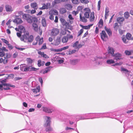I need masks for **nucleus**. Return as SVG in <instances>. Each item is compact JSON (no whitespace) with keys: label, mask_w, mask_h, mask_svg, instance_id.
<instances>
[{"label":"nucleus","mask_w":133,"mask_h":133,"mask_svg":"<svg viewBox=\"0 0 133 133\" xmlns=\"http://www.w3.org/2000/svg\"><path fill=\"white\" fill-rule=\"evenodd\" d=\"M43 42V38H41L40 39H39V43H38L39 45H40Z\"/></svg>","instance_id":"nucleus-57"},{"label":"nucleus","mask_w":133,"mask_h":133,"mask_svg":"<svg viewBox=\"0 0 133 133\" xmlns=\"http://www.w3.org/2000/svg\"><path fill=\"white\" fill-rule=\"evenodd\" d=\"M124 17L126 19H128L129 17V12H125L124 14Z\"/></svg>","instance_id":"nucleus-38"},{"label":"nucleus","mask_w":133,"mask_h":133,"mask_svg":"<svg viewBox=\"0 0 133 133\" xmlns=\"http://www.w3.org/2000/svg\"><path fill=\"white\" fill-rule=\"evenodd\" d=\"M83 29H81L78 32V36H80L83 32Z\"/></svg>","instance_id":"nucleus-53"},{"label":"nucleus","mask_w":133,"mask_h":133,"mask_svg":"<svg viewBox=\"0 0 133 133\" xmlns=\"http://www.w3.org/2000/svg\"><path fill=\"white\" fill-rule=\"evenodd\" d=\"M43 110L44 112L48 113H51L53 111L52 109L46 107H43Z\"/></svg>","instance_id":"nucleus-13"},{"label":"nucleus","mask_w":133,"mask_h":133,"mask_svg":"<svg viewBox=\"0 0 133 133\" xmlns=\"http://www.w3.org/2000/svg\"><path fill=\"white\" fill-rule=\"evenodd\" d=\"M103 21L102 19H101L98 22V26L100 28H101L103 26Z\"/></svg>","instance_id":"nucleus-31"},{"label":"nucleus","mask_w":133,"mask_h":133,"mask_svg":"<svg viewBox=\"0 0 133 133\" xmlns=\"http://www.w3.org/2000/svg\"><path fill=\"white\" fill-rule=\"evenodd\" d=\"M60 38L59 37H58L54 43V45H58L60 44Z\"/></svg>","instance_id":"nucleus-21"},{"label":"nucleus","mask_w":133,"mask_h":133,"mask_svg":"<svg viewBox=\"0 0 133 133\" xmlns=\"http://www.w3.org/2000/svg\"><path fill=\"white\" fill-rule=\"evenodd\" d=\"M22 18L29 23H31L32 22L33 17L29 14H24L23 15Z\"/></svg>","instance_id":"nucleus-1"},{"label":"nucleus","mask_w":133,"mask_h":133,"mask_svg":"<svg viewBox=\"0 0 133 133\" xmlns=\"http://www.w3.org/2000/svg\"><path fill=\"white\" fill-rule=\"evenodd\" d=\"M29 33L28 31H25L24 32V34L20 37V39L22 41H24V39H27L29 36Z\"/></svg>","instance_id":"nucleus-6"},{"label":"nucleus","mask_w":133,"mask_h":133,"mask_svg":"<svg viewBox=\"0 0 133 133\" xmlns=\"http://www.w3.org/2000/svg\"><path fill=\"white\" fill-rule=\"evenodd\" d=\"M65 8L68 10H70L71 9L72 6L70 4H67L65 5Z\"/></svg>","instance_id":"nucleus-29"},{"label":"nucleus","mask_w":133,"mask_h":133,"mask_svg":"<svg viewBox=\"0 0 133 133\" xmlns=\"http://www.w3.org/2000/svg\"><path fill=\"white\" fill-rule=\"evenodd\" d=\"M109 9L108 7H106L105 9V14L106 15H109Z\"/></svg>","instance_id":"nucleus-51"},{"label":"nucleus","mask_w":133,"mask_h":133,"mask_svg":"<svg viewBox=\"0 0 133 133\" xmlns=\"http://www.w3.org/2000/svg\"><path fill=\"white\" fill-rule=\"evenodd\" d=\"M76 51L75 50H73L71 51H70L69 52V55H71L72 54L75 53Z\"/></svg>","instance_id":"nucleus-52"},{"label":"nucleus","mask_w":133,"mask_h":133,"mask_svg":"<svg viewBox=\"0 0 133 133\" xmlns=\"http://www.w3.org/2000/svg\"><path fill=\"white\" fill-rule=\"evenodd\" d=\"M39 81L40 82L41 85H42L43 84V81L42 78L41 77H40L39 79Z\"/></svg>","instance_id":"nucleus-62"},{"label":"nucleus","mask_w":133,"mask_h":133,"mask_svg":"<svg viewBox=\"0 0 133 133\" xmlns=\"http://www.w3.org/2000/svg\"><path fill=\"white\" fill-rule=\"evenodd\" d=\"M18 28L20 30H22L23 31L25 30V29L24 27L22 25L19 26H18Z\"/></svg>","instance_id":"nucleus-50"},{"label":"nucleus","mask_w":133,"mask_h":133,"mask_svg":"<svg viewBox=\"0 0 133 133\" xmlns=\"http://www.w3.org/2000/svg\"><path fill=\"white\" fill-rule=\"evenodd\" d=\"M6 81V79H4L2 80L1 81V83L3 85L4 87H14L15 86L14 85H11L10 84L5 83Z\"/></svg>","instance_id":"nucleus-10"},{"label":"nucleus","mask_w":133,"mask_h":133,"mask_svg":"<svg viewBox=\"0 0 133 133\" xmlns=\"http://www.w3.org/2000/svg\"><path fill=\"white\" fill-rule=\"evenodd\" d=\"M48 127H46V128L45 130L46 131H49L52 130V129L48 126Z\"/></svg>","instance_id":"nucleus-47"},{"label":"nucleus","mask_w":133,"mask_h":133,"mask_svg":"<svg viewBox=\"0 0 133 133\" xmlns=\"http://www.w3.org/2000/svg\"><path fill=\"white\" fill-rule=\"evenodd\" d=\"M122 40L123 41V42H124L125 43H127V42L126 41V39L125 38V37H124V36L123 37L122 36Z\"/></svg>","instance_id":"nucleus-54"},{"label":"nucleus","mask_w":133,"mask_h":133,"mask_svg":"<svg viewBox=\"0 0 133 133\" xmlns=\"http://www.w3.org/2000/svg\"><path fill=\"white\" fill-rule=\"evenodd\" d=\"M11 57V56L9 54L6 53V56L4 57V59L2 58L0 59V63H3L4 64H6L8 62V59L10 58Z\"/></svg>","instance_id":"nucleus-2"},{"label":"nucleus","mask_w":133,"mask_h":133,"mask_svg":"<svg viewBox=\"0 0 133 133\" xmlns=\"http://www.w3.org/2000/svg\"><path fill=\"white\" fill-rule=\"evenodd\" d=\"M54 15L51 14L50 15L49 18L51 20H53L54 19Z\"/></svg>","instance_id":"nucleus-46"},{"label":"nucleus","mask_w":133,"mask_h":133,"mask_svg":"<svg viewBox=\"0 0 133 133\" xmlns=\"http://www.w3.org/2000/svg\"><path fill=\"white\" fill-rule=\"evenodd\" d=\"M6 56V54H5V53L4 52V51H3L2 50L1 51V50H0V57H3V56L4 57Z\"/></svg>","instance_id":"nucleus-37"},{"label":"nucleus","mask_w":133,"mask_h":133,"mask_svg":"<svg viewBox=\"0 0 133 133\" xmlns=\"http://www.w3.org/2000/svg\"><path fill=\"white\" fill-rule=\"evenodd\" d=\"M118 31L120 35L122 34L124 32V31L123 30L121 29H119L118 30Z\"/></svg>","instance_id":"nucleus-56"},{"label":"nucleus","mask_w":133,"mask_h":133,"mask_svg":"<svg viewBox=\"0 0 133 133\" xmlns=\"http://www.w3.org/2000/svg\"><path fill=\"white\" fill-rule=\"evenodd\" d=\"M80 20V21L84 22L86 23L87 21V19L85 17L82 16L81 14H79Z\"/></svg>","instance_id":"nucleus-14"},{"label":"nucleus","mask_w":133,"mask_h":133,"mask_svg":"<svg viewBox=\"0 0 133 133\" xmlns=\"http://www.w3.org/2000/svg\"><path fill=\"white\" fill-rule=\"evenodd\" d=\"M112 56L114 57H120L122 56V55L119 53H117L116 54H113Z\"/></svg>","instance_id":"nucleus-33"},{"label":"nucleus","mask_w":133,"mask_h":133,"mask_svg":"<svg viewBox=\"0 0 133 133\" xmlns=\"http://www.w3.org/2000/svg\"><path fill=\"white\" fill-rule=\"evenodd\" d=\"M46 48V44H44L42 46L41 49H45Z\"/></svg>","instance_id":"nucleus-63"},{"label":"nucleus","mask_w":133,"mask_h":133,"mask_svg":"<svg viewBox=\"0 0 133 133\" xmlns=\"http://www.w3.org/2000/svg\"><path fill=\"white\" fill-rule=\"evenodd\" d=\"M93 25V24H90L89 25L87 26H84L83 27V28L85 29H90V28Z\"/></svg>","instance_id":"nucleus-41"},{"label":"nucleus","mask_w":133,"mask_h":133,"mask_svg":"<svg viewBox=\"0 0 133 133\" xmlns=\"http://www.w3.org/2000/svg\"><path fill=\"white\" fill-rule=\"evenodd\" d=\"M68 18L69 19V23L71 24L73 23V20H74V18L72 17V15L71 14H69L68 16Z\"/></svg>","instance_id":"nucleus-26"},{"label":"nucleus","mask_w":133,"mask_h":133,"mask_svg":"<svg viewBox=\"0 0 133 133\" xmlns=\"http://www.w3.org/2000/svg\"><path fill=\"white\" fill-rule=\"evenodd\" d=\"M131 34L129 33H127L126 35V38L128 40H131Z\"/></svg>","instance_id":"nucleus-35"},{"label":"nucleus","mask_w":133,"mask_h":133,"mask_svg":"<svg viewBox=\"0 0 133 133\" xmlns=\"http://www.w3.org/2000/svg\"><path fill=\"white\" fill-rule=\"evenodd\" d=\"M13 22L17 24H19L22 23L23 22L21 18H17L14 19Z\"/></svg>","instance_id":"nucleus-15"},{"label":"nucleus","mask_w":133,"mask_h":133,"mask_svg":"<svg viewBox=\"0 0 133 133\" xmlns=\"http://www.w3.org/2000/svg\"><path fill=\"white\" fill-rule=\"evenodd\" d=\"M20 70L24 71H27L29 70L30 67L25 66V64H21L20 65Z\"/></svg>","instance_id":"nucleus-8"},{"label":"nucleus","mask_w":133,"mask_h":133,"mask_svg":"<svg viewBox=\"0 0 133 133\" xmlns=\"http://www.w3.org/2000/svg\"><path fill=\"white\" fill-rule=\"evenodd\" d=\"M72 2L74 4H77L79 3L78 0H71Z\"/></svg>","instance_id":"nucleus-48"},{"label":"nucleus","mask_w":133,"mask_h":133,"mask_svg":"<svg viewBox=\"0 0 133 133\" xmlns=\"http://www.w3.org/2000/svg\"><path fill=\"white\" fill-rule=\"evenodd\" d=\"M32 25L35 31H37L38 30V28L37 24L35 23H33Z\"/></svg>","instance_id":"nucleus-25"},{"label":"nucleus","mask_w":133,"mask_h":133,"mask_svg":"<svg viewBox=\"0 0 133 133\" xmlns=\"http://www.w3.org/2000/svg\"><path fill=\"white\" fill-rule=\"evenodd\" d=\"M2 50L3 51H8L7 49H6L4 47H3L2 49H1V51Z\"/></svg>","instance_id":"nucleus-64"},{"label":"nucleus","mask_w":133,"mask_h":133,"mask_svg":"<svg viewBox=\"0 0 133 133\" xmlns=\"http://www.w3.org/2000/svg\"><path fill=\"white\" fill-rule=\"evenodd\" d=\"M23 14V13L22 11H17L15 13V15L17 17H18L20 16L21 15Z\"/></svg>","instance_id":"nucleus-24"},{"label":"nucleus","mask_w":133,"mask_h":133,"mask_svg":"<svg viewBox=\"0 0 133 133\" xmlns=\"http://www.w3.org/2000/svg\"><path fill=\"white\" fill-rule=\"evenodd\" d=\"M61 2V0H55L52 2V5L54 6L56 4Z\"/></svg>","instance_id":"nucleus-22"},{"label":"nucleus","mask_w":133,"mask_h":133,"mask_svg":"<svg viewBox=\"0 0 133 133\" xmlns=\"http://www.w3.org/2000/svg\"><path fill=\"white\" fill-rule=\"evenodd\" d=\"M60 21L62 25L63 26L66 27L69 24V23L67 22L66 20L63 18H61L60 19Z\"/></svg>","instance_id":"nucleus-12"},{"label":"nucleus","mask_w":133,"mask_h":133,"mask_svg":"<svg viewBox=\"0 0 133 133\" xmlns=\"http://www.w3.org/2000/svg\"><path fill=\"white\" fill-rule=\"evenodd\" d=\"M43 6L42 7L39 8V9L41 10H42L45 9H48V8H47L46 4L44 3L42 4Z\"/></svg>","instance_id":"nucleus-36"},{"label":"nucleus","mask_w":133,"mask_h":133,"mask_svg":"<svg viewBox=\"0 0 133 133\" xmlns=\"http://www.w3.org/2000/svg\"><path fill=\"white\" fill-rule=\"evenodd\" d=\"M94 12H92L90 14V21L91 22L93 21L95 19V16Z\"/></svg>","instance_id":"nucleus-20"},{"label":"nucleus","mask_w":133,"mask_h":133,"mask_svg":"<svg viewBox=\"0 0 133 133\" xmlns=\"http://www.w3.org/2000/svg\"><path fill=\"white\" fill-rule=\"evenodd\" d=\"M78 61V59H73L70 60V62L71 64L73 65H75L77 63Z\"/></svg>","instance_id":"nucleus-18"},{"label":"nucleus","mask_w":133,"mask_h":133,"mask_svg":"<svg viewBox=\"0 0 133 133\" xmlns=\"http://www.w3.org/2000/svg\"><path fill=\"white\" fill-rule=\"evenodd\" d=\"M121 70L122 72H124L125 73H127L129 72L128 70L122 67L121 68Z\"/></svg>","instance_id":"nucleus-40"},{"label":"nucleus","mask_w":133,"mask_h":133,"mask_svg":"<svg viewBox=\"0 0 133 133\" xmlns=\"http://www.w3.org/2000/svg\"><path fill=\"white\" fill-rule=\"evenodd\" d=\"M108 52L109 54H110L111 56L113 55L114 54V52L115 50L112 47H109L108 48Z\"/></svg>","instance_id":"nucleus-19"},{"label":"nucleus","mask_w":133,"mask_h":133,"mask_svg":"<svg viewBox=\"0 0 133 133\" xmlns=\"http://www.w3.org/2000/svg\"><path fill=\"white\" fill-rule=\"evenodd\" d=\"M125 53L126 55H130L131 54V51L128 50H125Z\"/></svg>","instance_id":"nucleus-45"},{"label":"nucleus","mask_w":133,"mask_h":133,"mask_svg":"<svg viewBox=\"0 0 133 133\" xmlns=\"http://www.w3.org/2000/svg\"><path fill=\"white\" fill-rule=\"evenodd\" d=\"M107 63L108 64H111L114 63L115 62L112 59H108L107 61Z\"/></svg>","instance_id":"nucleus-32"},{"label":"nucleus","mask_w":133,"mask_h":133,"mask_svg":"<svg viewBox=\"0 0 133 133\" xmlns=\"http://www.w3.org/2000/svg\"><path fill=\"white\" fill-rule=\"evenodd\" d=\"M31 7L34 9H37V5L36 3H32L31 4Z\"/></svg>","instance_id":"nucleus-30"},{"label":"nucleus","mask_w":133,"mask_h":133,"mask_svg":"<svg viewBox=\"0 0 133 133\" xmlns=\"http://www.w3.org/2000/svg\"><path fill=\"white\" fill-rule=\"evenodd\" d=\"M81 2L83 3L87 4L89 2L88 0H79Z\"/></svg>","instance_id":"nucleus-43"},{"label":"nucleus","mask_w":133,"mask_h":133,"mask_svg":"<svg viewBox=\"0 0 133 133\" xmlns=\"http://www.w3.org/2000/svg\"><path fill=\"white\" fill-rule=\"evenodd\" d=\"M5 8L6 11L7 12H11L14 10L11 6L8 4L5 5Z\"/></svg>","instance_id":"nucleus-7"},{"label":"nucleus","mask_w":133,"mask_h":133,"mask_svg":"<svg viewBox=\"0 0 133 133\" xmlns=\"http://www.w3.org/2000/svg\"><path fill=\"white\" fill-rule=\"evenodd\" d=\"M42 26L44 27H46V20L45 18L43 17L42 20Z\"/></svg>","instance_id":"nucleus-23"},{"label":"nucleus","mask_w":133,"mask_h":133,"mask_svg":"<svg viewBox=\"0 0 133 133\" xmlns=\"http://www.w3.org/2000/svg\"><path fill=\"white\" fill-rule=\"evenodd\" d=\"M40 87L39 86H38L37 87L36 89H32V91L34 93H37V92H39L40 91Z\"/></svg>","instance_id":"nucleus-27"},{"label":"nucleus","mask_w":133,"mask_h":133,"mask_svg":"<svg viewBox=\"0 0 133 133\" xmlns=\"http://www.w3.org/2000/svg\"><path fill=\"white\" fill-rule=\"evenodd\" d=\"M68 40V37L67 36H64L62 39V42L63 43L67 42Z\"/></svg>","instance_id":"nucleus-28"},{"label":"nucleus","mask_w":133,"mask_h":133,"mask_svg":"<svg viewBox=\"0 0 133 133\" xmlns=\"http://www.w3.org/2000/svg\"><path fill=\"white\" fill-rule=\"evenodd\" d=\"M101 37L103 40L104 41L105 39L108 38V36L106 32L104 31H102L100 33Z\"/></svg>","instance_id":"nucleus-11"},{"label":"nucleus","mask_w":133,"mask_h":133,"mask_svg":"<svg viewBox=\"0 0 133 133\" xmlns=\"http://www.w3.org/2000/svg\"><path fill=\"white\" fill-rule=\"evenodd\" d=\"M2 40L3 41V42H4L7 45L9 43L8 41L5 39H2Z\"/></svg>","instance_id":"nucleus-58"},{"label":"nucleus","mask_w":133,"mask_h":133,"mask_svg":"<svg viewBox=\"0 0 133 133\" xmlns=\"http://www.w3.org/2000/svg\"><path fill=\"white\" fill-rule=\"evenodd\" d=\"M46 6L47 8H48V9L50 7L51 4L49 3H47L46 4Z\"/></svg>","instance_id":"nucleus-59"},{"label":"nucleus","mask_w":133,"mask_h":133,"mask_svg":"<svg viewBox=\"0 0 133 133\" xmlns=\"http://www.w3.org/2000/svg\"><path fill=\"white\" fill-rule=\"evenodd\" d=\"M44 118L46 121V123L44 125V126L47 127L48 126H50L51 122V118L50 117L47 116H44Z\"/></svg>","instance_id":"nucleus-5"},{"label":"nucleus","mask_w":133,"mask_h":133,"mask_svg":"<svg viewBox=\"0 0 133 133\" xmlns=\"http://www.w3.org/2000/svg\"><path fill=\"white\" fill-rule=\"evenodd\" d=\"M59 32V29L56 28H54L51 30V35L52 36H55L58 35Z\"/></svg>","instance_id":"nucleus-4"},{"label":"nucleus","mask_w":133,"mask_h":133,"mask_svg":"<svg viewBox=\"0 0 133 133\" xmlns=\"http://www.w3.org/2000/svg\"><path fill=\"white\" fill-rule=\"evenodd\" d=\"M118 27V24L117 23H115L114 26V28L115 29L117 30Z\"/></svg>","instance_id":"nucleus-44"},{"label":"nucleus","mask_w":133,"mask_h":133,"mask_svg":"<svg viewBox=\"0 0 133 133\" xmlns=\"http://www.w3.org/2000/svg\"><path fill=\"white\" fill-rule=\"evenodd\" d=\"M37 69V68H35L34 67H32L31 68H30L29 71H36V70Z\"/></svg>","instance_id":"nucleus-55"},{"label":"nucleus","mask_w":133,"mask_h":133,"mask_svg":"<svg viewBox=\"0 0 133 133\" xmlns=\"http://www.w3.org/2000/svg\"><path fill=\"white\" fill-rule=\"evenodd\" d=\"M7 45H8V47L9 49H11L13 48V47L12 46L11 44L8 43V44Z\"/></svg>","instance_id":"nucleus-61"},{"label":"nucleus","mask_w":133,"mask_h":133,"mask_svg":"<svg viewBox=\"0 0 133 133\" xmlns=\"http://www.w3.org/2000/svg\"><path fill=\"white\" fill-rule=\"evenodd\" d=\"M83 11L84 12V16L86 18H89L90 16V14L91 12L89 8H86L83 9Z\"/></svg>","instance_id":"nucleus-3"},{"label":"nucleus","mask_w":133,"mask_h":133,"mask_svg":"<svg viewBox=\"0 0 133 133\" xmlns=\"http://www.w3.org/2000/svg\"><path fill=\"white\" fill-rule=\"evenodd\" d=\"M117 21L120 24H122L124 20V18L122 17H120L117 18Z\"/></svg>","instance_id":"nucleus-17"},{"label":"nucleus","mask_w":133,"mask_h":133,"mask_svg":"<svg viewBox=\"0 0 133 133\" xmlns=\"http://www.w3.org/2000/svg\"><path fill=\"white\" fill-rule=\"evenodd\" d=\"M69 47V46H65L62 48L60 49H59L60 50L58 51H61L63 50H64L68 49Z\"/></svg>","instance_id":"nucleus-42"},{"label":"nucleus","mask_w":133,"mask_h":133,"mask_svg":"<svg viewBox=\"0 0 133 133\" xmlns=\"http://www.w3.org/2000/svg\"><path fill=\"white\" fill-rule=\"evenodd\" d=\"M101 0H100L98 2V10H99L100 9V5L101 3Z\"/></svg>","instance_id":"nucleus-49"},{"label":"nucleus","mask_w":133,"mask_h":133,"mask_svg":"<svg viewBox=\"0 0 133 133\" xmlns=\"http://www.w3.org/2000/svg\"><path fill=\"white\" fill-rule=\"evenodd\" d=\"M28 41L29 42H32L33 39V37L32 35H31L28 37Z\"/></svg>","instance_id":"nucleus-34"},{"label":"nucleus","mask_w":133,"mask_h":133,"mask_svg":"<svg viewBox=\"0 0 133 133\" xmlns=\"http://www.w3.org/2000/svg\"><path fill=\"white\" fill-rule=\"evenodd\" d=\"M72 46L75 49H78L82 46V45L79 43L78 41H77L73 44Z\"/></svg>","instance_id":"nucleus-9"},{"label":"nucleus","mask_w":133,"mask_h":133,"mask_svg":"<svg viewBox=\"0 0 133 133\" xmlns=\"http://www.w3.org/2000/svg\"><path fill=\"white\" fill-rule=\"evenodd\" d=\"M104 29L109 36H111L112 35V32L111 29L110 28L108 29L107 28L106 26L105 27Z\"/></svg>","instance_id":"nucleus-16"},{"label":"nucleus","mask_w":133,"mask_h":133,"mask_svg":"<svg viewBox=\"0 0 133 133\" xmlns=\"http://www.w3.org/2000/svg\"><path fill=\"white\" fill-rule=\"evenodd\" d=\"M66 12V10L64 8H62L60 9V12L62 14L65 13Z\"/></svg>","instance_id":"nucleus-39"},{"label":"nucleus","mask_w":133,"mask_h":133,"mask_svg":"<svg viewBox=\"0 0 133 133\" xmlns=\"http://www.w3.org/2000/svg\"><path fill=\"white\" fill-rule=\"evenodd\" d=\"M27 61L28 62L30 63H31L32 62V60L30 58H27Z\"/></svg>","instance_id":"nucleus-60"}]
</instances>
